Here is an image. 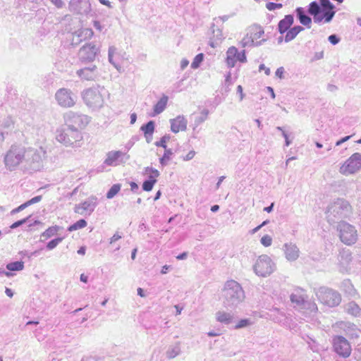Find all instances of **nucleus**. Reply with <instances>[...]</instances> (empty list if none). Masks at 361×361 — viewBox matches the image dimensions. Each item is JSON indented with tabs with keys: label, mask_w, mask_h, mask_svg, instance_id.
Returning a JSON list of instances; mask_svg holds the SVG:
<instances>
[{
	"label": "nucleus",
	"mask_w": 361,
	"mask_h": 361,
	"mask_svg": "<svg viewBox=\"0 0 361 361\" xmlns=\"http://www.w3.org/2000/svg\"><path fill=\"white\" fill-rule=\"evenodd\" d=\"M352 213L350 203L341 198H338L331 203L326 211V218L329 224H338V226H351L344 223L343 219L348 218Z\"/></svg>",
	"instance_id": "1"
},
{
	"label": "nucleus",
	"mask_w": 361,
	"mask_h": 361,
	"mask_svg": "<svg viewBox=\"0 0 361 361\" xmlns=\"http://www.w3.org/2000/svg\"><path fill=\"white\" fill-rule=\"evenodd\" d=\"M245 298V292L239 283L234 280L226 282L222 292L224 307L234 310L243 302Z\"/></svg>",
	"instance_id": "2"
},
{
	"label": "nucleus",
	"mask_w": 361,
	"mask_h": 361,
	"mask_svg": "<svg viewBox=\"0 0 361 361\" xmlns=\"http://www.w3.org/2000/svg\"><path fill=\"white\" fill-rule=\"evenodd\" d=\"M56 139L66 147L78 148L82 144V135L80 130L66 126L56 130Z\"/></svg>",
	"instance_id": "3"
},
{
	"label": "nucleus",
	"mask_w": 361,
	"mask_h": 361,
	"mask_svg": "<svg viewBox=\"0 0 361 361\" xmlns=\"http://www.w3.org/2000/svg\"><path fill=\"white\" fill-rule=\"evenodd\" d=\"M25 147L21 145H13L4 155V162L6 168L12 171L20 164L25 166Z\"/></svg>",
	"instance_id": "4"
},
{
	"label": "nucleus",
	"mask_w": 361,
	"mask_h": 361,
	"mask_svg": "<svg viewBox=\"0 0 361 361\" xmlns=\"http://www.w3.org/2000/svg\"><path fill=\"white\" fill-rule=\"evenodd\" d=\"M46 157V151L42 147L25 148V168L39 171L42 166V161Z\"/></svg>",
	"instance_id": "5"
},
{
	"label": "nucleus",
	"mask_w": 361,
	"mask_h": 361,
	"mask_svg": "<svg viewBox=\"0 0 361 361\" xmlns=\"http://www.w3.org/2000/svg\"><path fill=\"white\" fill-rule=\"evenodd\" d=\"M102 91H104V88H89L85 90L82 94L85 103L93 109H98L102 107L104 98Z\"/></svg>",
	"instance_id": "6"
},
{
	"label": "nucleus",
	"mask_w": 361,
	"mask_h": 361,
	"mask_svg": "<svg viewBox=\"0 0 361 361\" xmlns=\"http://www.w3.org/2000/svg\"><path fill=\"white\" fill-rule=\"evenodd\" d=\"M361 169V154L355 152L347 159L340 166L339 173L348 176L357 173Z\"/></svg>",
	"instance_id": "7"
},
{
	"label": "nucleus",
	"mask_w": 361,
	"mask_h": 361,
	"mask_svg": "<svg viewBox=\"0 0 361 361\" xmlns=\"http://www.w3.org/2000/svg\"><path fill=\"white\" fill-rule=\"evenodd\" d=\"M317 296L322 303L329 307L338 306L341 302L340 293L326 287H321L317 292Z\"/></svg>",
	"instance_id": "8"
},
{
	"label": "nucleus",
	"mask_w": 361,
	"mask_h": 361,
	"mask_svg": "<svg viewBox=\"0 0 361 361\" xmlns=\"http://www.w3.org/2000/svg\"><path fill=\"white\" fill-rule=\"evenodd\" d=\"M308 13L313 16L314 22L316 23H320L322 20L324 23H329L335 15V11H323V8L316 1L310 4Z\"/></svg>",
	"instance_id": "9"
},
{
	"label": "nucleus",
	"mask_w": 361,
	"mask_h": 361,
	"mask_svg": "<svg viewBox=\"0 0 361 361\" xmlns=\"http://www.w3.org/2000/svg\"><path fill=\"white\" fill-rule=\"evenodd\" d=\"M253 268L257 275L263 277L271 274L274 271L272 261L271 258L266 255H262L259 257Z\"/></svg>",
	"instance_id": "10"
},
{
	"label": "nucleus",
	"mask_w": 361,
	"mask_h": 361,
	"mask_svg": "<svg viewBox=\"0 0 361 361\" xmlns=\"http://www.w3.org/2000/svg\"><path fill=\"white\" fill-rule=\"evenodd\" d=\"M100 52V49L94 42H89L84 44L79 50L78 57L83 63L94 61Z\"/></svg>",
	"instance_id": "11"
},
{
	"label": "nucleus",
	"mask_w": 361,
	"mask_h": 361,
	"mask_svg": "<svg viewBox=\"0 0 361 361\" xmlns=\"http://www.w3.org/2000/svg\"><path fill=\"white\" fill-rule=\"evenodd\" d=\"M65 121L66 126L79 130L85 127L90 123V118L86 115L69 112L66 115Z\"/></svg>",
	"instance_id": "12"
},
{
	"label": "nucleus",
	"mask_w": 361,
	"mask_h": 361,
	"mask_svg": "<svg viewBox=\"0 0 361 361\" xmlns=\"http://www.w3.org/2000/svg\"><path fill=\"white\" fill-rule=\"evenodd\" d=\"M55 99L62 107H72L75 105L77 97L67 88H61L55 94Z\"/></svg>",
	"instance_id": "13"
},
{
	"label": "nucleus",
	"mask_w": 361,
	"mask_h": 361,
	"mask_svg": "<svg viewBox=\"0 0 361 361\" xmlns=\"http://www.w3.org/2000/svg\"><path fill=\"white\" fill-rule=\"evenodd\" d=\"M334 351L343 357H348L351 353L349 342L342 336H335L333 339Z\"/></svg>",
	"instance_id": "14"
},
{
	"label": "nucleus",
	"mask_w": 361,
	"mask_h": 361,
	"mask_svg": "<svg viewBox=\"0 0 361 361\" xmlns=\"http://www.w3.org/2000/svg\"><path fill=\"white\" fill-rule=\"evenodd\" d=\"M98 204L97 197L90 196L83 202L75 205L74 211L80 215H90L94 210Z\"/></svg>",
	"instance_id": "15"
},
{
	"label": "nucleus",
	"mask_w": 361,
	"mask_h": 361,
	"mask_svg": "<svg viewBox=\"0 0 361 361\" xmlns=\"http://www.w3.org/2000/svg\"><path fill=\"white\" fill-rule=\"evenodd\" d=\"M130 156L121 151H110L106 154L104 164L107 166H116L121 164L126 163Z\"/></svg>",
	"instance_id": "16"
},
{
	"label": "nucleus",
	"mask_w": 361,
	"mask_h": 361,
	"mask_svg": "<svg viewBox=\"0 0 361 361\" xmlns=\"http://www.w3.org/2000/svg\"><path fill=\"white\" fill-rule=\"evenodd\" d=\"M339 238L344 244L351 245L357 240V231L355 227H341Z\"/></svg>",
	"instance_id": "17"
},
{
	"label": "nucleus",
	"mask_w": 361,
	"mask_h": 361,
	"mask_svg": "<svg viewBox=\"0 0 361 361\" xmlns=\"http://www.w3.org/2000/svg\"><path fill=\"white\" fill-rule=\"evenodd\" d=\"M77 75L82 80H95L99 76V71L97 66L92 65L85 67L76 71Z\"/></svg>",
	"instance_id": "18"
},
{
	"label": "nucleus",
	"mask_w": 361,
	"mask_h": 361,
	"mask_svg": "<svg viewBox=\"0 0 361 361\" xmlns=\"http://www.w3.org/2000/svg\"><path fill=\"white\" fill-rule=\"evenodd\" d=\"M69 9L76 14H85L89 12L90 4L87 0H71Z\"/></svg>",
	"instance_id": "19"
},
{
	"label": "nucleus",
	"mask_w": 361,
	"mask_h": 361,
	"mask_svg": "<svg viewBox=\"0 0 361 361\" xmlns=\"http://www.w3.org/2000/svg\"><path fill=\"white\" fill-rule=\"evenodd\" d=\"M338 265L341 272H347L350 269L352 254L349 250H342L338 257Z\"/></svg>",
	"instance_id": "20"
},
{
	"label": "nucleus",
	"mask_w": 361,
	"mask_h": 361,
	"mask_svg": "<svg viewBox=\"0 0 361 361\" xmlns=\"http://www.w3.org/2000/svg\"><path fill=\"white\" fill-rule=\"evenodd\" d=\"M171 130L174 133L185 131L187 129V120L183 116H178L175 118L170 119Z\"/></svg>",
	"instance_id": "21"
},
{
	"label": "nucleus",
	"mask_w": 361,
	"mask_h": 361,
	"mask_svg": "<svg viewBox=\"0 0 361 361\" xmlns=\"http://www.w3.org/2000/svg\"><path fill=\"white\" fill-rule=\"evenodd\" d=\"M94 32L90 28H82L76 31L73 36V44H78L82 41L90 39L92 37Z\"/></svg>",
	"instance_id": "22"
},
{
	"label": "nucleus",
	"mask_w": 361,
	"mask_h": 361,
	"mask_svg": "<svg viewBox=\"0 0 361 361\" xmlns=\"http://www.w3.org/2000/svg\"><path fill=\"white\" fill-rule=\"evenodd\" d=\"M294 23V18L293 15H286L285 17L279 22L278 31L280 34L286 33Z\"/></svg>",
	"instance_id": "23"
},
{
	"label": "nucleus",
	"mask_w": 361,
	"mask_h": 361,
	"mask_svg": "<svg viewBox=\"0 0 361 361\" xmlns=\"http://www.w3.org/2000/svg\"><path fill=\"white\" fill-rule=\"evenodd\" d=\"M286 257L289 261H295L299 257V249L293 243H286L284 245Z\"/></svg>",
	"instance_id": "24"
},
{
	"label": "nucleus",
	"mask_w": 361,
	"mask_h": 361,
	"mask_svg": "<svg viewBox=\"0 0 361 361\" xmlns=\"http://www.w3.org/2000/svg\"><path fill=\"white\" fill-rule=\"evenodd\" d=\"M341 288L342 290L350 298H359V294L356 289L354 288L351 281L349 279L344 280L341 283Z\"/></svg>",
	"instance_id": "25"
},
{
	"label": "nucleus",
	"mask_w": 361,
	"mask_h": 361,
	"mask_svg": "<svg viewBox=\"0 0 361 361\" xmlns=\"http://www.w3.org/2000/svg\"><path fill=\"white\" fill-rule=\"evenodd\" d=\"M234 314L231 312L218 311L216 313V321L225 325L233 324L234 322Z\"/></svg>",
	"instance_id": "26"
},
{
	"label": "nucleus",
	"mask_w": 361,
	"mask_h": 361,
	"mask_svg": "<svg viewBox=\"0 0 361 361\" xmlns=\"http://www.w3.org/2000/svg\"><path fill=\"white\" fill-rule=\"evenodd\" d=\"M344 311L354 317L361 316V308L355 301H350L345 304L344 305Z\"/></svg>",
	"instance_id": "27"
},
{
	"label": "nucleus",
	"mask_w": 361,
	"mask_h": 361,
	"mask_svg": "<svg viewBox=\"0 0 361 361\" xmlns=\"http://www.w3.org/2000/svg\"><path fill=\"white\" fill-rule=\"evenodd\" d=\"M296 16L300 21V23L306 26L307 28L311 27L312 19L310 16H308L302 7H298L295 9Z\"/></svg>",
	"instance_id": "28"
},
{
	"label": "nucleus",
	"mask_w": 361,
	"mask_h": 361,
	"mask_svg": "<svg viewBox=\"0 0 361 361\" xmlns=\"http://www.w3.org/2000/svg\"><path fill=\"white\" fill-rule=\"evenodd\" d=\"M265 41V39H262V40H259V42H254L253 39H252V37L250 36V33L247 31V34L240 40L239 44L242 47L245 48L260 46Z\"/></svg>",
	"instance_id": "29"
},
{
	"label": "nucleus",
	"mask_w": 361,
	"mask_h": 361,
	"mask_svg": "<svg viewBox=\"0 0 361 361\" xmlns=\"http://www.w3.org/2000/svg\"><path fill=\"white\" fill-rule=\"evenodd\" d=\"M168 100L169 97L166 95H163L161 98L157 102V103L154 106V111L151 116H155L162 113L166 107Z\"/></svg>",
	"instance_id": "30"
},
{
	"label": "nucleus",
	"mask_w": 361,
	"mask_h": 361,
	"mask_svg": "<svg viewBox=\"0 0 361 361\" xmlns=\"http://www.w3.org/2000/svg\"><path fill=\"white\" fill-rule=\"evenodd\" d=\"M238 49L235 47H231L226 51V62L229 68H233L235 65V56L238 54Z\"/></svg>",
	"instance_id": "31"
},
{
	"label": "nucleus",
	"mask_w": 361,
	"mask_h": 361,
	"mask_svg": "<svg viewBox=\"0 0 361 361\" xmlns=\"http://www.w3.org/2000/svg\"><path fill=\"white\" fill-rule=\"evenodd\" d=\"M247 31L252 37V39H253L254 42H259L258 39L264 34L263 28L260 25H257L250 26Z\"/></svg>",
	"instance_id": "32"
},
{
	"label": "nucleus",
	"mask_w": 361,
	"mask_h": 361,
	"mask_svg": "<svg viewBox=\"0 0 361 361\" xmlns=\"http://www.w3.org/2000/svg\"><path fill=\"white\" fill-rule=\"evenodd\" d=\"M304 27L300 25H296L293 27H290L286 33L284 41L286 42H289L294 39L296 36L302 30Z\"/></svg>",
	"instance_id": "33"
},
{
	"label": "nucleus",
	"mask_w": 361,
	"mask_h": 361,
	"mask_svg": "<svg viewBox=\"0 0 361 361\" xmlns=\"http://www.w3.org/2000/svg\"><path fill=\"white\" fill-rule=\"evenodd\" d=\"M38 224H40V222L36 219L34 215L31 214L14 222L11 226H22L23 224H27V226H36Z\"/></svg>",
	"instance_id": "34"
},
{
	"label": "nucleus",
	"mask_w": 361,
	"mask_h": 361,
	"mask_svg": "<svg viewBox=\"0 0 361 361\" xmlns=\"http://www.w3.org/2000/svg\"><path fill=\"white\" fill-rule=\"evenodd\" d=\"M346 334L351 338H357L360 336L361 331L357 327V326L353 323H348L345 326V329Z\"/></svg>",
	"instance_id": "35"
},
{
	"label": "nucleus",
	"mask_w": 361,
	"mask_h": 361,
	"mask_svg": "<svg viewBox=\"0 0 361 361\" xmlns=\"http://www.w3.org/2000/svg\"><path fill=\"white\" fill-rule=\"evenodd\" d=\"M41 199H42L41 196H36V197L32 198L31 200H30L27 201L26 202H25V203L22 204L21 205H20L18 207L13 209L11 212V214H16V213L23 210L24 209H25L28 206L39 202L41 200Z\"/></svg>",
	"instance_id": "36"
},
{
	"label": "nucleus",
	"mask_w": 361,
	"mask_h": 361,
	"mask_svg": "<svg viewBox=\"0 0 361 361\" xmlns=\"http://www.w3.org/2000/svg\"><path fill=\"white\" fill-rule=\"evenodd\" d=\"M180 342L176 343L175 345H171L169 347L166 354L169 359H173L178 356L180 353Z\"/></svg>",
	"instance_id": "37"
},
{
	"label": "nucleus",
	"mask_w": 361,
	"mask_h": 361,
	"mask_svg": "<svg viewBox=\"0 0 361 361\" xmlns=\"http://www.w3.org/2000/svg\"><path fill=\"white\" fill-rule=\"evenodd\" d=\"M154 122L149 121L146 124L141 126L140 130L144 133L145 136L149 135L152 137L154 131Z\"/></svg>",
	"instance_id": "38"
},
{
	"label": "nucleus",
	"mask_w": 361,
	"mask_h": 361,
	"mask_svg": "<svg viewBox=\"0 0 361 361\" xmlns=\"http://www.w3.org/2000/svg\"><path fill=\"white\" fill-rule=\"evenodd\" d=\"M173 153L174 152L171 149H164V153L163 156L159 159V162L162 167L168 164V162L171 159V157L173 154Z\"/></svg>",
	"instance_id": "39"
},
{
	"label": "nucleus",
	"mask_w": 361,
	"mask_h": 361,
	"mask_svg": "<svg viewBox=\"0 0 361 361\" xmlns=\"http://www.w3.org/2000/svg\"><path fill=\"white\" fill-rule=\"evenodd\" d=\"M117 54V49L114 46H111L109 48L108 59L109 61L117 69L119 70L120 66L116 63L114 56Z\"/></svg>",
	"instance_id": "40"
},
{
	"label": "nucleus",
	"mask_w": 361,
	"mask_h": 361,
	"mask_svg": "<svg viewBox=\"0 0 361 361\" xmlns=\"http://www.w3.org/2000/svg\"><path fill=\"white\" fill-rule=\"evenodd\" d=\"M290 298L292 303L295 304L300 307H302L305 303V298L302 295L292 293Z\"/></svg>",
	"instance_id": "41"
},
{
	"label": "nucleus",
	"mask_w": 361,
	"mask_h": 361,
	"mask_svg": "<svg viewBox=\"0 0 361 361\" xmlns=\"http://www.w3.org/2000/svg\"><path fill=\"white\" fill-rule=\"evenodd\" d=\"M24 268V263L21 261H16L8 263L6 269L9 271H21Z\"/></svg>",
	"instance_id": "42"
},
{
	"label": "nucleus",
	"mask_w": 361,
	"mask_h": 361,
	"mask_svg": "<svg viewBox=\"0 0 361 361\" xmlns=\"http://www.w3.org/2000/svg\"><path fill=\"white\" fill-rule=\"evenodd\" d=\"M157 178H149L148 180H146L142 183V189L145 191H151L157 183Z\"/></svg>",
	"instance_id": "43"
},
{
	"label": "nucleus",
	"mask_w": 361,
	"mask_h": 361,
	"mask_svg": "<svg viewBox=\"0 0 361 361\" xmlns=\"http://www.w3.org/2000/svg\"><path fill=\"white\" fill-rule=\"evenodd\" d=\"M209 113V112L208 109H203L201 112V115L195 118V126H198L199 125H200L201 123L204 122L207 119Z\"/></svg>",
	"instance_id": "44"
},
{
	"label": "nucleus",
	"mask_w": 361,
	"mask_h": 361,
	"mask_svg": "<svg viewBox=\"0 0 361 361\" xmlns=\"http://www.w3.org/2000/svg\"><path fill=\"white\" fill-rule=\"evenodd\" d=\"M213 33L214 34V37H216V39L214 40H211L209 42V45L214 48L217 45L218 42L221 40L223 34L221 30L219 29H217L216 31L214 30Z\"/></svg>",
	"instance_id": "45"
},
{
	"label": "nucleus",
	"mask_w": 361,
	"mask_h": 361,
	"mask_svg": "<svg viewBox=\"0 0 361 361\" xmlns=\"http://www.w3.org/2000/svg\"><path fill=\"white\" fill-rule=\"evenodd\" d=\"M320 6L323 8V11H334L335 6L329 0H319Z\"/></svg>",
	"instance_id": "46"
},
{
	"label": "nucleus",
	"mask_w": 361,
	"mask_h": 361,
	"mask_svg": "<svg viewBox=\"0 0 361 361\" xmlns=\"http://www.w3.org/2000/svg\"><path fill=\"white\" fill-rule=\"evenodd\" d=\"M121 185L119 184L113 185L109 190L106 193V197L108 199L113 198L120 190Z\"/></svg>",
	"instance_id": "47"
},
{
	"label": "nucleus",
	"mask_w": 361,
	"mask_h": 361,
	"mask_svg": "<svg viewBox=\"0 0 361 361\" xmlns=\"http://www.w3.org/2000/svg\"><path fill=\"white\" fill-rule=\"evenodd\" d=\"M59 227H49L42 235L44 240L53 236L58 231Z\"/></svg>",
	"instance_id": "48"
},
{
	"label": "nucleus",
	"mask_w": 361,
	"mask_h": 361,
	"mask_svg": "<svg viewBox=\"0 0 361 361\" xmlns=\"http://www.w3.org/2000/svg\"><path fill=\"white\" fill-rule=\"evenodd\" d=\"M63 237H57L54 239L51 240L47 244V250H51L55 248L59 245V243L63 240Z\"/></svg>",
	"instance_id": "49"
},
{
	"label": "nucleus",
	"mask_w": 361,
	"mask_h": 361,
	"mask_svg": "<svg viewBox=\"0 0 361 361\" xmlns=\"http://www.w3.org/2000/svg\"><path fill=\"white\" fill-rule=\"evenodd\" d=\"M204 59V54H198L194 59L193 61L191 63V68L193 69L197 68L200 63L202 62Z\"/></svg>",
	"instance_id": "50"
},
{
	"label": "nucleus",
	"mask_w": 361,
	"mask_h": 361,
	"mask_svg": "<svg viewBox=\"0 0 361 361\" xmlns=\"http://www.w3.org/2000/svg\"><path fill=\"white\" fill-rule=\"evenodd\" d=\"M171 139L170 135H164L159 141L156 142L154 144L157 147H161L164 149L168 148L166 145V142L169 141Z\"/></svg>",
	"instance_id": "51"
},
{
	"label": "nucleus",
	"mask_w": 361,
	"mask_h": 361,
	"mask_svg": "<svg viewBox=\"0 0 361 361\" xmlns=\"http://www.w3.org/2000/svg\"><path fill=\"white\" fill-rule=\"evenodd\" d=\"M145 173L149 174V178H157L159 176V171L152 167H145Z\"/></svg>",
	"instance_id": "52"
},
{
	"label": "nucleus",
	"mask_w": 361,
	"mask_h": 361,
	"mask_svg": "<svg viewBox=\"0 0 361 361\" xmlns=\"http://www.w3.org/2000/svg\"><path fill=\"white\" fill-rule=\"evenodd\" d=\"M250 324H251V322H250V319H243L240 320L235 325V329H238L244 328V327H246V326H249Z\"/></svg>",
	"instance_id": "53"
},
{
	"label": "nucleus",
	"mask_w": 361,
	"mask_h": 361,
	"mask_svg": "<svg viewBox=\"0 0 361 361\" xmlns=\"http://www.w3.org/2000/svg\"><path fill=\"white\" fill-rule=\"evenodd\" d=\"M283 7L282 4H276L274 2H269L266 4V8L269 11H274L276 9H280Z\"/></svg>",
	"instance_id": "54"
},
{
	"label": "nucleus",
	"mask_w": 361,
	"mask_h": 361,
	"mask_svg": "<svg viewBox=\"0 0 361 361\" xmlns=\"http://www.w3.org/2000/svg\"><path fill=\"white\" fill-rule=\"evenodd\" d=\"M236 61H238L241 63H245L247 61V57L245 55V51L243 50L241 52L238 51V54L235 56Z\"/></svg>",
	"instance_id": "55"
},
{
	"label": "nucleus",
	"mask_w": 361,
	"mask_h": 361,
	"mask_svg": "<svg viewBox=\"0 0 361 361\" xmlns=\"http://www.w3.org/2000/svg\"><path fill=\"white\" fill-rule=\"evenodd\" d=\"M260 241L264 246L269 247L271 245L272 239L269 235H265L261 238Z\"/></svg>",
	"instance_id": "56"
},
{
	"label": "nucleus",
	"mask_w": 361,
	"mask_h": 361,
	"mask_svg": "<svg viewBox=\"0 0 361 361\" xmlns=\"http://www.w3.org/2000/svg\"><path fill=\"white\" fill-rule=\"evenodd\" d=\"M276 130L282 132V135L285 139V145L287 147L289 146L290 145L291 142L289 140L287 133L285 131H283V128L280 126L276 127Z\"/></svg>",
	"instance_id": "57"
},
{
	"label": "nucleus",
	"mask_w": 361,
	"mask_h": 361,
	"mask_svg": "<svg viewBox=\"0 0 361 361\" xmlns=\"http://www.w3.org/2000/svg\"><path fill=\"white\" fill-rule=\"evenodd\" d=\"M122 238V234L117 231L111 238L109 243L114 245L116 241Z\"/></svg>",
	"instance_id": "58"
},
{
	"label": "nucleus",
	"mask_w": 361,
	"mask_h": 361,
	"mask_svg": "<svg viewBox=\"0 0 361 361\" xmlns=\"http://www.w3.org/2000/svg\"><path fill=\"white\" fill-rule=\"evenodd\" d=\"M328 39L329 41V42L334 45H336L339 42H340V39L339 37H338V36L336 35H331L329 37H328Z\"/></svg>",
	"instance_id": "59"
},
{
	"label": "nucleus",
	"mask_w": 361,
	"mask_h": 361,
	"mask_svg": "<svg viewBox=\"0 0 361 361\" xmlns=\"http://www.w3.org/2000/svg\"><path fill=\"white\" fill-rule=\"evenodd\" d=\"M195 155V152L194 150H190L185 156L181 157V159L183 161H190L192 159H193Z\"/></svg>",
	"instance_id": "60"
},
{
	"label": "nucleus",
	"mask_w": 361,
	"mask_h": 361,
	"mask_svg": "<svg viewBox=\"0 0 361 361\" xmlns=\"http://www.w3.org/2000/svg\"><path fill=\"white\" fill-rule=\"evenodd\" d=\"M58 8H61L64 6L62 0H49Z\"/></svg>",
	"instance_id": "61"
},
{
	"label": "nucleus",
	"mask_w": 361,
	"mask_h": 361,
	"mask_svg": "<svg viewBox=\"0 0 361 361\" xmlns=\"http://www.w3.org/2000/svg\"><path fill=\"white\" fill-rule=\"evenodd\" d=\"M275 73L279 78H283L284 68L283 67L278 68Z\"/></svg>",
	"instance_id": "62"
},
{
	"label": "nucleus",
	"mask_w": 361,
	"mask_h": 361,
	"mask_svg": "<svg viewBox=\"0 0 361 361\" xmlns=\"http://www.w3.org/2000/svg\"><path fill=\"white\" fill-rule=\"evenodd\" d=\"M324 57V51L316 52L314 55L312 61H317L323 59Z\"/></svg>",
	"instance_id": "63"
},
{
	"label": "nucleus",
	"mask_w": 361,
	"mask_h": 361,
	"mask_svg": "<svg viewBox=\"0 0 361 361\" xmlns=\"http://www.w3.org/2000/svg\"><path fill=\"white\" fill-rule=\"evenodd\" d=\"M93 26L96 30H97L99 32H101L103 29V26L101 25L100 22L98 20L93 21Z\"/></svg>",
	"instance_id": "64"
}]
</instances>
